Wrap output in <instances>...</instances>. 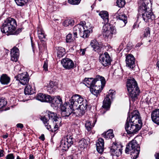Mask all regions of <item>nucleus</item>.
I'll return each mask as SVG.
<instances>
[{"mask_svg": "<svg viewBox=\"0 0 159 159\" xmlns=\"http://www.w3.org/2000/svg\"><path fill=\"white\" fill-rule=\"evenodd\" d=\"M90 45L94 51L100 54L102 53L101 52L103 50L102 48L99 45L96 40H92L90 42Z\"/></svg>", "mask_w": 159, "mask_h": 159, "instance_id": "23", "label": "nucleus"}, {"mask_svg": "<svg viewBox=\"0 0 159 159\" xmlns=\"http://www.w3.org/2000/svg\"><path fill=\"white\" fill-rule=\"evenodd\" d=\"M135 59L133 56L131 54H129L126 57L125 62L126 66L132 69L135 66Z\"/></svg>", "mask_w": 159, "mask_h": 159, "instance_id": "16", "label": "nucleus"}, {"mask_svg": "<svg viewBox=\"0 0 159 159\" xmlns=\"http://www.w3.org/2000/svg\"><path fill=\"white\" fill-rule=\"evenodd\" d=\"M71 34H68L66 36V42L67 43H70L71 41Z\"/></svg>", "mask_w": 159, "mask_h": 159, "instance_id": "44", "label": "nucleus"}, {"mask_svg": "<svg viewBox=\"0 0 159 159\" xmlns=\"http://www.w3.org/2000/svg\"><path fill=\"white\" fill-rule=\"evenodd\" d=\"M10 78L6 74H3L0 77V82L4 85H7L10 82Z\"/></svg>", "mask_w": 159, "mask_h": 159, "instance_id": "31", "label": "nucleus"}, {"mask_svg": "<svg viewBox=\"0 0 159 159\" xmlns=\"http://www.w3.org/2000/svg\"><path fill=\"white\" fill-rule=\"evenodd\" d=\"M84 100L80 96L75 94L73 95L70 99V104L68 102H66L63 105L60 106L61 115L62 117H68L70 114H75V109H76L77 106L80 104L84 103Z\"/></svg>", "mask_w": 159, "mask_h": 159, "instance_id": "1", "label": "nucleus"}, {"mask_svg": "<svg viewBox=\"0 0 159 159\" xmlns=\"http://www.w3.org/2000/svg\"><path fill=\"white\" fill-rule=\"evenodd\" d=\"M139 112L138 110H135L132 112L131 115H129L126 122L130 124H136L138 118H139Z\"/></svg>", "mask_w": 159, "mask_h": 159, "instance_id": "14", "label": "nucleus"}, {"mask_svg": "<svg viewBox=\"0 0 159 159\" xmlns=\"http://www.w3.org/2000/svg\"><path fill=\"white\" fill-rule=\"evenodd\" d=\"M7 104V101L4 98H0V109L2 108Z\"/></svg>", "mask_w": 159, "mask_h": 159, "instance_id": "40", "label": "nucleus"}, {"mask_svg": "<svg viewBox=\"0 0 159 159\" xmlns=\"http://www.w3.org/2000/svg\"><path fill=\"white\" fill-rule=\"evenodd\" d=\"M60 103L62 102V100L60 98Z\"/></svg>", "mask_w": 159, "mask_h": 159, "instance_id": "62", "label": "nucleus"}, {"mask_svg": "<svg viewBox=\"0 0 159 159\" xmlns=\"http://www.w3.org/2000/svg\"><path fill=\"white\" fill-rule=\"evenodd\" d=\"M99 159H106L104 157H100Z\"/></svg>", "mask_w": 159, "mask_h": 159, "instance_id": "58", "label": "nucleus"}, {"mask_svg": "<svg viewBox=\"0 0 159 159\" xmlns=\"http://www.w3.org/2000/svg\"><path fill=\"white\" fill-rule=\"evenodd\" d=\"M127 87L129 99L131 98L133 101L134 100L139 94L140 90L136 81L133 78L130 77L128 78L127 83Z\"/></svg>", "mask_w": 159, "mask_h": 159, "instance_id": "5", "label": "nucleus"}, {"mask_svg": "<svg viewBox=\"0 0 159 159\" xmlns=\"http://www.w3.org/2000/svg\"><path fill=\"white\" fill-rule=\"evenodd\" d=\"M81 0H68L69 3L73 5H77L80 2Z\"/></svg>", "mask_w": 159, "mask_h": 159, "instance_id": "43", "label": "nucleus"}, {"mask_svg": "<svg viewBox=\"0 0 159 159\" xmlns=\"http://www.w3.org/2000/svg\"><path fill=\"white\" fill-rule=\"evenodd\" d=\"M157 66L159 68V61H158L157 63Z\"/></svg>", "mask_w": 159, "mask_h": 159, "instance_id": "60", "label": "nucleus"}, {"mask_svg": "<svg viewBox=\"0 0 159 159\" xmlns=\"http://www.w3.org/2000/svg\"><path fill=\"white\" fill-rule=\"evenodd\" d=\"M151 118L152 121L159 125V109H155L151 114Z\"/></svg>", "mask_w": 159, "mask_h": 159, "instance_id": "22", "label": "nucleus"}, {"mask_svg": "<svg viewBox=\"0 0 159 159\" xmlns=\"http://www.w3.org/2000/svg\"><path fill=\"white\" fill-rule=\"evenodd\" d=\"M140 45H141V44H140V43H137L136 44V46H137V47H139L140 46Z\"/></svg>", "mask_w": 159, "mask_h": 159, "instance_id": "59", "label": "nucleus"}, {"mask_svg": "<svg viewBox=\"0 0 159 159\" xmlns=\"http://www.w3.org/2000/svg\"><path fill=\"white\" fill-rule=\"evenodd\" d=\"M30 0H15L18 6H22L27 3Z\"/></svg>", "mask_w": 159, "mask_h": 159, "instance_id": "38", "label": "nucleus"}, {"mask_svg": "<svg viewBox=\"0 0 159 159\" xmlns=\"http://www.w3.org/2000/svg\"><path fill=\"white\" fill-rule=\"evenodd\" d=\"M52 101L49 103H52V106L54 108L57 109L58 108L59 104L60 103V96H55L53 98L51 97Z\"/></svg>", "mask_w": 159, "mask_h": 159, "instance_id": "29", "label": "nucleus"}, {"mask_svg": "<svg viewBox=\"0 0 159 159\" xmlns=\"http://www.w3.org/2000/svg\"><path fill=\"white\" fill-rule=\"evenodd\" d=\"M16 80L23 85L27 84L29 80V76L27 72H24L18 74L15 77Z\"/></svg>", "mask_w": 159, "mask_h": 159, "instance_id": "13", "label": "nucleus"}, {"mask_svg": "<svg viewBox=\"0 0 159 159\" xmlns=\"http://www.w3.org/2000/svg\"><path fill=\"white\" fill-rule=\"evenodd\" d=\"M16 159H21L20 158V157L18 156L17 157Z\"/></svg>", "mask_w": 159, "mask_h": 159, "instance_id": "61", "label": "nucleus"}, {"mask_svg": "<svg viewBox=\"0 0 159 159\" xmlns=\"http://www.w3.org/2000/svg\"><path fill=\"white\" fill-rule=\"evenodd\" d=\"M8 136V134L7 133L6 134L3 135L2 136V137L4 139H6L7 138Z\"/></svg>", "mask_w": 159, "mask_h": 159, "instance_id": "57", "label": "nucleus"}, {"mask_svg": "<svg viewBox=\"0 0 159 159\" xmlns=\"http://www.w3.org/2000/svg\"><path fill=\"white\" fill-rule=\"evenodd\" d=\"M56 61H57V64L60 61V52L58 51H58L57 52V58H56Z\"/></svg>", "mask_w": 159, "mask_h": 159, "instance_id": "49", "label": "nucleus"}, {"mask_svg": "<svg viewBox=\"0 0 159 159\" xmlns=\"http://www.w3.org/2000/svg\"><path fill=\"white\" fill-rule=\"evenodd\" d=\"M16 126L17 128H19L20 129H22L23 127V125L21 123H18L16 125Z\"/></svg>", "mask_w": 159, "mask_h": 159, "instance_id": "50", "label": "nucleus"}, {"mask_svg": "<svg viewBox=\"0 0 159 159\" xmlns=\"http://www.w3.org/2000/svg\"><path fill=\"white\" fill-rule=\"evenodd\" d=\"M64 138L70 144V145L71 146L73 143V137L70 135H68Z\"/></svg>", "mask_w": 159, "mask_h": 159, "instance_id": "39", "label": "nucleus"}, {"mask_svg": "<svg viewBox=\"0 0 159 159\" xmlns=\"http://www.w3.org/2000/svg\"><path fill=\"white\" fill-rule=\"evenodd\" d=\"M140 147L135 140H133L127 145L125 152L130 153L133 159H136L139 156L140 152Z\"/></svg>", "mask_w": 159, "mask_h": 159, "instance_id": "6", "label": "nucleus"}, {"mask_svg": "<svg viewBox=\"0 0 159 159\" xmlns=\"http://www.w3.org/2000/svg\"><path fill=\"white\" fill-rule=\"evenodd\" d=\"M116 3L119 7H122L125 5V2L124 0H117Z\"/></svg>", "mask_w": 159, "mask_h": 159, "instance_id": "41", "label": "nucleus"}, {"mask_svg": "<svg viewBox=\"0 0 159 159\" xmlns=\"http://www.w3.org/2000/svg\"><path fill=\"white\" fill-rule=\"evenodd\" d=\"M115 94V92L114 90H110L108 92V94L103 102V109L101 111L102 113L104 114L107 111L109 110L111 104L110 98H113Z\"/></svg>", "mask_w": 159, "mask_h": 159, "instance_id": "8", "label": "nucleus"}, {"mask_svg": "<svg viewBox=\"0 0 159 159\" xmlns=\"http://www.w3.org/2000/svg\"><path fill=\"white\" fill-rule=\"evenodd\" d=\"M34 157L32 154H30L29 156V159H34Z\"/></svg>", "mask_w": 159, "mask_h": 159, "instance_id": "56", "label": "nucleus"}, {"mask_svg": "<svg viewBox=\"0 0 159 159\" xmlns=\"http://www.w3.org/2000/svg\"><path fill=\"white\" fill-rule=\"evenodd\" d=\"M155 156L156 159H159V152L156 153Z\"/></svg>", "mask_w": 159, "mask_h": 159, "instance_id": "55", "label": "nucleus"}, {"mask_svg": "<svg viewBox=\"0 0 159 159\" xmlns=\"http://www.w3.org/2000/svg\"><path fill=\"white\" fill-rule=\"evenodd\" d=\"M125 129L128 134H131L137 132L140 129V127L138 126V124H130L126 122Z\"/></svg>", "mask_w": 159, "mask_h": 159, "instance_id": "10", "label": "nucleus"}, {"mask_svg": "<svg viewBox=\"0 0 159 159\" xmlns=\"http://www.w3.org/2000/svg\"><path fill=\"white\" fill-rule=\"evenodd\" d=\"M61 63L63 66L66 70H70L74 67V64L73 61L68 58L63 59L61 61Z\"/></svg>", "mask_w": 159, "mask_h": 159, "instance_id": "15", "label": "nucleus"}, {"mask_svg": "<svg viewBox=\"0 0 159 159\" xmlns=\"http://www.w3.org/2000/svg\"><path fill=\"white\" fill-rule=\"evenodd\" d=\"M120 145L114 144L110 149V152L111 154L113 156H116L117 157L121 155L122 152V149L120 148Z\"/></svg>", "mask_w": 159, "mask_h": 159, "instance_id": "17", "label": "nucleus"}, {"mask_svg": "<svg viewBox=\"0 0 159 159\" xmlns=\"http://www.w3.org/2000/svg\"><path fill=\"white\" fill-rule=\"evenodd\" d=\"M117 33L116 28L111 26L109 24H105L103 25L102 29V34L104 38L111 39L113 35Z\"/></svg>", "mask_w": 159, "mask_h": 159, "instance_id": "7", "label": "nucleus"}, {"mask_svg": "<svg viewBox=\"0 0 159 159\" xmlns=\"http://www.w3.org/2000/svg\"><path fill=\"white\" fill-rule=\"evenodd\" d=\"M17 23L16 20L9 18L5 20L1 27V32L3 33H7L9 34L17 35L21 32L22 29L19 28L16 30Z\"/></svg>", "mask_w": 159, "mask_h": 159, "instance_id": "4", "label": "nucleus"}, {"mask_svg": "<svg viewBox=\"0 0 159 159\" xmlns=\"http://www.w3.org/2000/svg\"><path fill=\"white\" fill-rule=\"evenodd\" d=\"M39 139L42 140L43 141H44L45 139L44 135L43 134H42L39 138Z\"/></svg>", "mask_w": 159, "mask_h": 159, "instance_id": "51", "label": "nucleus"}, {"mask_svg": "<svg viewBox=\"0 0 159 159\" xmlns=\"http://www.w3.org/2000/svg\"><path fill=\"white\" fill-rule=\"evenodd\" d=\"M24 92L25 95H29L33 94L34 92L30 85H27L24 89Z\"/></svg>", "mask_w": 159, "mask_h": 159, "instance_id": "35", "label": "nucleus"}, {"mask_svg": "<svg viewBox=\"0 0 159 159\" xmlns=\"http://www.w3.org/2000/svg\"><path fill=\"white\" fill-rule=\"evenodd\" d=\"M36 99L42 102H50L52 100L51 96L49 95L39 93L36 97Z\"/></svg>", "mask_w": 159, "mask_h": 159, "instance_id": "19", "label": "nucleus"}, {"mask_svg": "<svg viewBox=\"0 0 159 159\" xmlns=\"http://www.w3.org/2000/svg\"><path fill=\"white\" fill-rule=\"evenodd\" d=\"M98 142L96 143V148L97 151L99 153H102L104 150V142L103 139L99 138Z\"/></svg>", "mask_w": 159, "mask_h": 159, "instance_id": "28", "label": "nucleus"}, {"mask_svg": "<svg viewBox=\"0 0 159 159\" xmlns=\"http://www.w3.org/2000/svg\"><path fill=\"white\" fill-rule=\"evenodd\" d=\"M89 25V23H86L84 26V27H85V29L84 30L82 34L81 35V37L84 38H87L89 36V34L92 32V30L91 28V26H88Z\"/></svg>", "mask_w": 159, "mask_h": 159, "instance_id": "26", "label": "nucleus"}, {"mask_svg": "<svg viewBox=\"0 0 159 159\" xmlns=\"http://www.w3.org/2000/svg\"><path fill=\"white\" fill-rule=\"evenodd\" d=\"M85 29L84 26L81 24H78L75 25L73 28V33L75 38H77L78 34L81 37V35L83 31Z\"/></svg>", "mask_w": 159, "mask_h": 159, "instance_id": "20", "label": "nucleus"}, {"mask_svg": "<svg viewBox=\"0 0 159 159\" xmlns=\"http://www.w3.org/2000/svg\"><path fill=\"white\" fill-rule=\"evenodd\" d=\"M115 16L117 20H119L120 23H122V25L124 26L127 23V16L124 12H120L119 11L116 13Z\"/></svg>", "mask_w": 159, "mask_h": 159, "instance_id": "18", "label": "nucleus"}, {"mask_svg": "<svg viewBox=\"0 0 159 159\" xmlns=\"http://www.w3.org/2000/svg\"><path fill=\"white\" fill-rule=\"evenodd\" d=\"M144 33L143 35V37H145L149 36L150 35V30L149 28H147L145 29L144 31Z\"/></svg>", "mask_w": 159, "mask_h": 159, "instance_id": "42", "label": "nucleus"}, {"mask_svg": "<svg viewBox=\"0 0 159 159\" xmlns=\"http://www.w3.org/2000/svg\"><path fill=\"white\" fill-rule=\"evenodd\" d=\"M150 41H151V40H149V42H150Z\"/></svg>", "mask_w": 159, "mask_h": 159, "instance_id": "64", "label": "nucleus"}, {"mask_svg": "<svg viewBox=\"0 0 159 159\" xmlns=\"http://www.w3.org/2000/svg\"><path fill=\"white\" fill-rule=\"evenodd\" d=\"M89 141L88 139L83 138L78 142V147L80 150H82L87 147Z\"/></svg>", "mask_w": 159, "mask_h": 159, "instance_id": "30", "label": "nucleus"}, {"mask_svg": "<svg viewBox=\"0 0 159 159\" xmlns=\"http://www.w3.org/2000/svg\"><path fill=\"white\" fill-rule=\"evenodd\" d=\"M19 55V50L16 47H13L11 51V60L16 62Z\"/></svg>", "mask_w": 159, "mask_h": 159, "instance_id": "21", "label": "nucleus"}, {"mask_svg": "<svg viewBox=\"0 0 159 159\" xmlns=\"http://www.w3.org/2000/svg\"><path fill=\"white\" fill-rule=\"evenodd\" d=\"M14 158L13 154L10 153L7 156L6 159H14Z\"/></svg>", "mask_w": 159, "mask_h": 159, "instance_id": "47", "label": "nucleus"}, {"mask_svg": "<svg viewBox=\"0 0 159 159\" xmlns=\"http://www.w3.org/2000/svg\"><path fill=\"white\" fill-rule=\"evenodd\" d=\"M84 84L89 88L92 93L97 97L105 85L106 81L104 77L98 75L97 78H85Z\"/></svg>", "mask_w": 159, "mask_h": 159, "instance_id": "2", "label": "nucleus"}, {"mask_svg": "<svg viewBox=\"0 0 159 159\" xmlns=\"http://www.w3.org/2000/svg\"><path fill=\"white\" fill-rule=\"evenodd\" d=\"M32 47H33V44H32Z\"/></svg>", "mask_w": 159, "mask_h": 159, "instance_id": "63", "label": "nucleus"}, {"mask_svg": "<svg viewBox=\"0 0 159 159\" xmlns=\"http://www.w3.org/2000/svg\"><path fill=\"white\" fill-rule=\"evenodd\" d=\"M102 135L103 137L107 139H112L114 137V135L113 133L110 132V131L104 133L102 134Z\"/></svg>", "mask_w": 159, "mask_h": 159, "instance_id": "36", "label": "nucleus"}, {"mask_svg": "<svg viewBox=\"0 0 159 159\" xmlns=\"http://www.w3.org/2000/svg\"><path fill=\"white\" fill-rule=\"evenodd\" d=\"M74 21L71 19H68L65 20L62 24L64 26H67L69 25L72 26L74 25Z\"/></svg>", "mask_w": 159, "mask_h": 159, "instance_id": "37", "label": "nucleus"}, {"mask_svg": "<svg viewBox=\"0 0 159 159\" xmlns=\"http://www.w3.org/2000/svg\"><path fill=\"white\" fill-rule=\"evenodd\" d=\"M38 37L41 41H44L45 39L46 35L43 29L40 27L38 30Z\"/></svg>", "mask_w": 159, "mask_h": 159, "instance_id": "33", "label": "nucleus"}, {"mask_svg": "<svg viewBox=\"0 0 159 159\" xmlns=\"http://www.w3.org/2000/svg\"><path fill=\"white\" fill-rule=\"evenodd\" d=\"M70 146V144L67 142L65 139L62 138L60 142V147L62 148V149L66 151Z\"/></svg>", "mask_w": 159, "mask_h": 159, "instance_id": "32", "label": "nucleus"}, {"mask_svg": "<svg viewBox=\"0 0 159 159\" xmlns=\"http://www.w3.org/2000/svg\"><path fill=\"white\" fill-rule=\"evenodd\" d=\"M66 53L65 49L62 47H60V57H62Z\"/></svg>", "mask_w": 159, "mask_h": 159, "instance_id": "45", "label": "nucleus"}, {"mask_svg": "<svg viewBox=\"0 0 159 159\" xmlns=\"http://www.w3.org/2000/svg\"><path fill=\"white\" fill-rule=\"evenodd\" d=\"M139 14L142 16L143 20L146 23L151 22L155 18V16L152 12V9Z\"/></svg>", "mask_w": 159, "mask_h": 159, "instance_id": "11", "label": "nucleus"}, {"mask_svg": "<svg viewBox=\"0 0 159 159\" xmlns=\"http://www.w3.org/2000/svg\"><path fill=\"white\" fill-rule=\"evenodd\" d=\"M99 15L103 20L102 23L105 25L108 24L109 20L108 12L105 11H102L99 12Z\"/></svg>", "mask_w": 159, "mask_h": 159, "instance_id": "27", "label": "nucleus"}, {"mask_svg": "<svg viewBox=\"0 0 159 159\" xmlns=\"http://www.w3.org/2000/svg\"><path fill=\"white\" fill-rule=\"evenodd\" d=\"M140 116H139V118H138L137 121H138V122L139 124V125L138 124V126L140 127V129L141 128L142 126V120L140 119Z\"/></svg>", "mask_w": 159, "mask_h": 159, "instance_id": "48", "label": "nucleus"}, {"mask_svg": "<svg viewBox=\"0 0 159 159\" xmlns=\"http://www.w3.org/2000/svg\"><path fill=\"white\" fill-rule=\"evenodd\" d=\"M99 59L102 64L105 67L110 65L112 61L109 55L107 52H105L104 54H102Z\"/></svg>", "mask_w": 159, "mask_h": 159, "instance_id": "12", "label": "nucleus"}, {"mask_svg": "<svg viewBox=\"0 0 159 159\" xmlns=\"http://www.w3.org/2000/svg\"><path fill=\"white\" fill-rule=\"evenodd\" d=\"M80 52H82V55H84L85 54V52L86 51L85 49H80Z\"/></svg>", "mask_w": 159, "mask_h": 159, "instance_id": "52", "label": "nucleus"}, {"mask_svg": "<svg viewBox=\"0 0 159 159\" xmlns=\"http://www.w3.org/2000/svg\"><path fill=\"white\" fill-rule=\"evenodd\" d=\"M88 105V102L86 99L84 100L83 103L79 105L80 109L78 110L79 116H82L85 114Z\"/></svg>", "mask_w": 159, "mask_h": 159, "instance_id": "25", "label": "nucleus"}, {"mask_svg": "<svg viewBox=\"0 0 159 159\" xmlns=\"http://www.w3.org/2000/svg\"><path fill=\"white\" fill-rule=\"evenodd\" d=\"M64 159H73L72 156H68L66 158H64Z\"/></svg>", "mask_w": 159, "mask_h": 159, "instance_id": "54", "label": "nucleus"}, {"mask_svg": "<svg viewBox=\"0 0 159 159\" xmlns=\"http://www.w3.org/2000/svg\"><path fill=\"white\" fill-rule=\"evenodd\" d=\"M3 152L4 151L0 149V157L4 156Z\"/></svg>", "mask_w": 159, "mask_h": 159, "instance_id": "53", "label": "nucleus"}, {"mask_svg": "<svg viewBox=\"0 0 159 159\" xmlns=\"http://www.w3.org/2000/svg\"><path fill=\"white\" fill-rule=\"evenodd\" d=\"M58 87V84L56 81H50L47 85V91L50 93H52L56 90Z\"/></svg>", "mask_w": 159, "mask_h": 159, "instance_id": "24", "label": "nucleus"}, {"mask_svg": "<svg viewBox=\"0 0 159 159\" xmlns=\"http://www.w3.org/2000/svg\"><path fill=\"white\" fill-rule=\"evenodd\" d=\"M96 120H95L94 122L92 123L91 121H87L85 124V126L86 130L90 133H91V130L94 126Z\"/></svg>", "mask_w": 159, "mask_h": 159, "instance_id": "34", "label": "nucleus"}, {"mask_svg": "<svg viewBox=\"0 0 159 159\" xmlns=\"http://www.w3.org/2000/svg\"><path fill=\"white\" fill-rule=\"evenodd\" d=\"M152 9V2L150 0H143L139 5L138 9L139 14Z\"/></svg>", "mask_w": 159, "mask_h": 159, "instance_id": "9", "label": "nucleus"}, {"mask_svg": "<svg viewBox=\"0 0 159 159\" xmlns=\"http://www.w3.org/2000/svg\"><path fill=\"white\" fill-rule=\"evenodd\" d=\"M58 117L56 113L48 111V112L43 116H41L40 119L43 121L47 129L52 131L55 132L59 129L58 125L56 122L58 121Z\"/></svg>", "mask_w": 159, "mask_h": 159, "instance_id": "3", "label": "nucleus"}, {"mask_svg": "<svg viewBox=\"0 0 159 159\" xmlns=\"http://www.w3.org/2000/svg\"><path fill=\"white\" fill-rule=\"evenodd\" d=\"M43 67L45 71L48 70V62L47 61H44Z\"/></svg>", "mask_w": 159, "mask_h": 159, "instance_id": "46", "label": "nucleus"}]
</instances>
